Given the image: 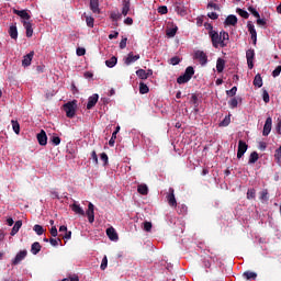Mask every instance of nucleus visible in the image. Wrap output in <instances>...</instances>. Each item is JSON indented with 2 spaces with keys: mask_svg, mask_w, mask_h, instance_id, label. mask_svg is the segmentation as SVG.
Returning <instances> with one entry per match:
<instances>
[{
  "mask_svg": "<svg viewBox=\"0 0 281 281\" xmlns=\"http://www.w3.org/2000/svg\"><path fill=\"white\" fill-rule=\"evenodd\" d=\"M32 58H34V50L23 57L22 67H30L32 65Z\"/></svg>",
  "mask_w": 281,
  "mask_h": 281,
  "instance_id": "16",
  "label": "nucleus"
},
{
  "mask_svg": "<svg viewBox=\"0 0 281 281\" xmlns=\"http://www.w3.org/2000/svg\"><path fill=\"white\" fill-rule=\"evenodd\" d=\"M106 267H109V259L106 258V256H104L100 266L101 271H104Z\"/></svg>",
  "mask_w": 281,
  "mask_h": 281,
  "instance_id": "39",
  "label": "nucleus"
},
{
  "mask_svg": "<svg viewBox=\"0 0 281 281\" xmlns=\"http://www.w3.org/2000/svg\"><path fill=\"white\" fill-rule=\"evenodd\" d=\"M50 235L56 238V236H58V228H56V226H52L50 228Z\"/></svg>",
  "mask_w": 281,
  "mask_h": 281,
  "instance_id": "60",
  "label": "nucleus"
},
{
  "mask_svg": "<svg viewBox=\"0 0 281 281\" xmlns=\"http://www.w3.org/2000/svg\"><path fill=\"white\" fill-rule=\"evenodd\" d=\"M136 76L140 79V80H148L147 76H146V70L144 69H138L136 70Z\"/></svg>",
  "mask_w": 281,
  "mask_h": 281,
  "instance_id": "35",
  "label": "nucleus"
},
{
  "mask_svg": "<svg viewBox=\"0 0 281 281\" xmlns=\"http://www.w3.org/2000/svg\"><path fill=\"white\" fill-rule=\"evenodd\" d=\"M216 69H217V74H223V70L225 69V59L217 58Z\"/></svg>",
  "mask_w": 281,
  "mask_h": 281,
  "instance_id": "25",
  "label": "nucleus"
},
{
  "mask_svg": "<svg viewBox=\"0 0 281 281\" xmlns=\"http://www.w3.org/2000/svg\"><path fill=\"white\" fill-rule=\"evenodd\" d=\"M76 109H78V101H69L64 104V111L66 113V116L71 119L76 116Z\"/></svg>",
  "mask_w": 281,
  "mask_h": 281,
  "instance_id": "1",
  "label": "nucleus"
},
{
  "mask_svg": "<svg viewBox=\"0 0 281 281\" xmlns=\"http://www.w3.org/2000/svg\"><path fill=\"white\" fill-rule=\"evenodd\" d=\"M207 8H211L212 10H217L220 12L221 7L214 2H209Z\"/></svg>",
  "mask_w": 281,
  "mask_h": 281,
  "instance_id": "54",
  "label": "nucleus"
},
{
  "mask_svg": "<svg viewBox=\"0 0 281 281\" xmlns=\"http://www.w3.org/2000/svg\"><path fill=\"white\" fill-rule=\"evenodd\" d=\"M143 226L145 232H150L153 229V223L150 222H144Z\"/></svg>",
  "mask_w": 281,
  "mask_h": 281,
  "instance_id": "51",
  "label": "nucleus"
},
{
  "mask_svg": "<svg viewBox=\"0 0 281 281\" xmlns=\"http://www.w3.org/2000/svg\"><path fill=\"white\" fill-rule=\"evenodd\" d=\"M23 227V222L22 221H16L11 229V235L16 236L19 234V229Z\"/></svg>",
  "mask_w": 281,
  "mask_h": 281,
  "instance_id": "23",
  "label": "nucleus"
},
{
  "mask_svg": "<svg viewBox=\"0 0 281 281\" xmlns=\"http://www.w3.org/2000/svg\"><path fill=\"white\" fill-rule=\"evenodd\" d=\"M189 80H192V76H194V67L189 66L186 68L183 74Z\"/></svg>",
  "mask_w": 281,
  "mask_h": 281,
  "instance_id": "28",
  "label": "nucleus"
},
{
  "mask_svg": "<svg viewBox=\"0 0 281 281\" xmlns=\"http://www.w3.org/2000/svg\"><path fill=\"white\" fill-rule=\"evenodd\" d=\"M260 159V156L257 154V151H252L249 156L248 164H256Z\"/></svg>",
  "mask_w": 281,
  "mask_h": 281,
  "instance_id": "33",
  "label": "nucleus"
},
{
  "mask_svg": "<svg viewBox=\"0 0 281 281\" xmlns=\"http://www.w3.org/2000/svg\"><path fill=\"white\" fill-rule=\"evenodd\" d=\"M254 58H256V52L250 48L246 52V59L249 69H254Z\"/></svg>",
  "mask_w": 281,
  "mask_h": 281,
  "instance_id": "5",
  "label": "nucleus"
},
{
  "mask_svg": "<svg viewBox=\"0 0 281 281\" xmlns=\"http://www.w3.org/2000/svg\"><path fill=\"white\" fill-rule=\"evenodd\" d=\"M98 100H100V95H98V93H94L91 97H89L88 103H87L88 111H91V109H93V106L98 104Z\"/></svg>",
  "mask_w": 281,
  "mask_h": 281,
  "instance_id": "10",
  "label": "nucleus"
},
{
  "mask_svg": "<svg viewBox=\"0 0 281 281\" xmlns=\"http://www.w3.org/2000/svg\"><path fill=\"white\" fill-rule=\"evenodd\" d=\"M272 125H273V119H271V116H268L263 125V131H262L263 137H268L269 133H271Z\"/></svg>",
  "mask_w": 281,
  "mask_h": 281,
  "instance_id": "4",
  "label": "nucleus"
},
{
  "mask_svg": "<svg viewBox=\"0 0 281 281\" xmlns=\"http://www.w3.org/2000/svg\"><path fill=\"white\" fill-rule=\"evenodd\" d=\"M33 231L37 234V236H43V234H45V228L38 224L33 226Z\"/></svg>",
  "mask_w": 281,
  "mask_h": 281,
  "instance_id": "32",
  "label": "nucleus"
},
{
  "mask_svg": "<svg viewBox=\"0 0 281 281\" xmlns=\"http://www.w3.org/2000/svg\"><path fill=\"white\" fill-rule=\"evenodd\" d=\"M94 22H95V20L92 16L86 15V23H87L88 27H93Z\"/></svg>",
  "mask_w": 281,
  "mask_h": 281,
  "instance_id": "46",
  "label": "nucleus"
},
{
  "mask_svg": "<svg viewBox=\"0 0 281 281\" xmlns=\"http://www.w3.org/2000/svg\"><path fill=\"white\" fill-rule=\"evenodd\" d=\"M237 13L239 14V16H241L243 19H249V13L243 9H237Z\"/></svg>",
  "mask_w": 281,
  "mask_h": 281,
  "instance_id": "44",
  "label": "nucleus"
},
{
  "mask_svg": "<svg viewBox=\"0 0 281 281\" xmlns=\"http://www.w3.org/2000/svg\"><path fill=\"white\" fill-rule=\"evenodd\" d=\"M274 157L277 159V164H279L281 166V154L276 153Z\"/></svg>",
  "mask_w": 281,
  "mask_h": 281,
  "instance_id": "64",
  "label": "nucleus"
},
{
  "mask_svg": "<svg viewBox=\"0 0 281 281\" xmlns=\"http://www.w3.org/2000/svg\"><path fill=\"white\" fill-rule=\"evenodd\" d=\"M70 207H71L72 212H75V214H79L80 216H85V210H82L79 204L74 203L72 205H70Z\"/></svg>",
  "mask_w": 281,
  "mask_h": 281,
  "instance_id": "26",
  "label": "nucleus"
},
{
  "mask_svg": "<svg viewBox=\"0 0 281 281\" xmlns=\"http://www.w3.org/2000/svg\"><path fill=\"white\" fill-rule=\"evenodd\" d=\"M224 25H232L233 27H235V25H238V18L234 14L228 15L224 21Z\"/></svg>",
  "mask_w": 281,
  "mask_h": 281,
  "instance_id": "14",
  "label": "nucleus"
},
{
  "mask_svg": "<svg viewBox=\"0 0 281 281\" xmlns=\"http://www.w3.org/2000/svg\"><path fill=\"white\" fill-rule=\"evenodd\" d=\"M262 100L266 104H269V102L271 101V99L269 97V92L267 90H263V92H262Z\"/></svg>",
  "mask_w": 281,
  "mask_h": 281,
  "instance_id": "42",
  "label": "nucleus"
},
{
  "mask_svg": "<svg viewBox=\"0 0 281 281\" xmlns=\"http://www.w3.org/2000/svg\"><path fill=\"white\" fill-rule=\"evenodd\" d=\"M100 159L101 161H103V166H106V164H109V155H106V153H102L100 155Z\"/></svg>",
  "mask_w": 281,
  "mask_h": 281,
  "instance_id": "48",
  "label": "nucleus"
},
{
  "mask_svg": "<svg viewBox=\"0 0 281 281\" xmlns=\"http://www.w3.org/2000/svg\"><path fill=\"white\" fill-rule=\"evenodd\" d=\"M94 205L93 203H89L88 204V210L86 212L87 216H88V221L89 223H93L95 221V212H94Z\"/></svg>",
  "mask_w": 281,
  "mask_h": 281,
  "instance_id": "7",
  "label": "nucleus"
},
{
  "mask_svg": "<svg viewBox=\"0 0 281 281\" xmlns=\"http://www.w3.org/2000/svg\"><path fill=\"white\" fill-rule=\"evenodd\" d=\"M110 19H112V21H120V19H122V13L112 12Z\"/></svg>",
  "mask_w": 281,
  "mask_h": 281,
  "instance_id": "41",
  "label": "nucleus"
},
{
  "mask_svg": "<svg viewBox=\"0 0 281 281\" xmlns=\"http://www.w3.org/2000/svg\"><path fill=\"white\" fill-rule=\"evenodd\" d=\"M176 12L181 14V16L186 15V9L183 7H176Z\"/></svg>",
  "mask_w": 281,
  "mask_h": 281,
  "instance_id": "59",
  "label": "nucleus"
},
{
  "mask_svg": "<svg viewBox=\"0 0 281 281\" xmlns=\"http://www.w3.org/2000/svg\"><path fill=\"white\" fill-rule=\"evenodd\" d=\"M27 257V250H21L16 254L15 258L12 260V265L16 266L20 265L22 260H25Z\"/></svg>",
  "mask_w": 281,
  "mask_h": 281,
  "instance_id": "8",
  "label": "nucleus"
},
{
  "mask_svg": "<svg viewBox=\"0 0 281 281\" xmlns=\"http://www.w3.org/2000/svg\"><path fill=\"white\" fill-rule=\"evenodd\" d=\"M178 85H186V82H190V79H188L184 75H181L177 78Z\"/></svg>",
  "mask_w": 281,
  "mask_h": 281,
  "instance_id": "38",
  "label": "nucleus"
},
{
  "mask_svg": "<svg viewBox=\"0 0 281 281\" xmlns=\"http://www.w3.org/2000/svg\"><path fill=\"white\" fill-rule=\"evenodd\" d=\"M41 249H43V246H41V243L35 241L31 246V254H33V256H36L37 254L41 252Z\"/></svg>",
  "mask_w": 281,
  "mask_h": 281,
  "instance_id": "22",
  "label": "nucleus"
},
{
  "mask_svg": "<svg viewBox=\"0 0 281 281\" xmlns=\"http://www.w3.org/2000/svg\"><path fill=\"white\" fill-rule=\"evenodd\" d=\"M140 56L133 54V52H130L127 54V57L124 59L125 65H133V63H137L139 60Z\"/></svg>",
  "mask_w": 281,
  "mask_h": 281,
  "instance_id": "11",
  "label": "nucleus"
},
{
  "mask_svg": "<svg viewBox=\"0 0 281 281\" xmlns=\"http://www.w3.org/2000/svg\"><path fill=\"white\" fill-rule=\"evenodd\" d=\"M9 36L16 41L19 38V30L16 29V25H11L9 29Z\"/></svg>",
  "mask_w": 281,
  "mask_h": 281,
  "instance_id": "24",
  "label": "nucleus"
},
{
  "mask_svg": "<svg viewBox=\"0 0 281 281\" xmlns=\"http://www.w3.org/2000/svg\"><path fill=\"white\" fill-rule=\"evenodd\" d=\"M91 159L95 165H98V154L95 153V150L91 153Z\"/></svg>",
  "mask_w": 281,
  "mask_h": 281,
  "instance_id": "63",
  "label": "nucleus"
},
{
  "mask_svg": "<svg viewBox=\"0 0 281 281\" xmlns=\"http://www.w3.org/2000/svg\"><path fill=\"white\" fill-rule=\"evenodd\" d=\"M247 29H248V32L249 34H256V26L251 23V22H248L247 23Z\"/></svg>",
  "mask_w": 281,
  "mask_h": 281,
  "instance_id": "49",
  "label": "nucleus"
},
{
  "mask_svg": "<svg viewBox=\"0 0 281 281\" xmlns=\"http://www.w3.org/2000/svg\"><path fill=\"white\" fill-rule=\"evenodd\" d=\"M232 119L229 116H225L223 121L220 123V126H229Z\"/></svg>",
  "mask_w": 281,
  "mask_h": 281,
  "instance_id": "47",
  "label": "nucleus"
},
{
  "mask_svg": "<svg viewBox=\"0 0 281 281\" xmlns=\"http://www.w3.org/2000/svg\"><path fill=\"white\" fill-rule=\"evenodd\" d=\"M244 278H246V280H256L258 278V274L256 272H251V271H246L244 272Z\"/></svg>",
  "mask_w": 281,
  "mask_h": 281,
  "instance_id": "31",
  "label": "nucleus"
},
{
  "mask_svg": "<svg viewBox=\"0 0 281 281\" xmlns=\"http://www.w3.org/2000/svg\"><path fill=\"white\" fill-rule=\"evenodd\" d=\"M247 148H249V145L245 143V140H239L238 142V148H237V159H243L245 154L247 153Z\"/></svg>",
  "mask_w": 281,
  "mask_h": 281,
  "instance_id": "3",
  "label": "nucleus"
},
{
  "mask_svg": "<svg viewBox=\"0 0 281 281\" xmlns=\"http://www.w3.org/2000/svg\"><path fill=\"white\" fill-rule=\"evenodd\" d=\"M248 11L256 18V19H260V13L258 12V10H256V8L254 7H249Z\"/></svg>",
  "mask_w": 281,
  "mask_h": 281,
  "instance_id": "43",
  "label": "nucleus"
},
{
  "mask_svg": "<svg viewBox=\"0 0 281 281\" xmlns=\"http://www.w3.org/2000/svg\"><path fill=\"white\" fill-rule=\"evenodd\" d=\"M194 58L199 60L200 65H207V55L203 50H198L194 54Z\"/></svg>",
  "mask_w": 281,
  "mask_h": 281,
  "instance_id": "6",
  "label": "nucleus"
},
{
  "mask_svg": "<svg viewBox=\"0 0 281 281\" xmlns=\"http://www.w3.org/2000/svg\"><path fill=\"white\" fill-rule=\"evenodd\" d=\"M221 41H222V48L227 47V44L229 43V33L225 31L220 32Z\"/></svg>",
  "mask_w": 281,
  "mask_h": 281,
  "instance_id": "20",
  "label": "nucleus"
},
{
  "mask_svg": "<svg viewBox=\"0 0 281 281\" xmlns=\"http://www.w3.org/2000/svg\"><path fill=\"white\" fill-rule=\"evenodd\" d=\"M178 31H179V27L175 24H172V27L167 26V29H166L167 38H175V36H177Z\"/></svg>",
  "mask_w": 281,
  "mask_h": 281,
  "instance_id": "13",
  "label": "nucleus"
},
{
  "mask_svg": "<svg viewBox=\"0 0 281 281\" xmlns=\"http://www.w3.org/2000/svg\"><path fill=\"white\" fill-rule=\"evenodd\" d=\"M209 19H212V21H216L218 19V15L216 12H210L207 13Z\"/></svg>",
  "mask_w": 281,
  "mask_h": 281,
  "instance_id": "61",
  "label": "nucleus"
},
{
  "mask_svg": "<svg viewBox=\"0 0 281 281\" xmlns=\"http://www.w3.org/2000/svg\"><path fill=\"white\" fill-rule=\"evenodd\" d=\"M37 142L40 146H47V134L45 130H42L41 133L37 134Z\"/></svg>",
  "mask_w": 281,
  "mask_h": 281,
  "instance_id": "17",
  "label": "nucleus"
},
{
  "mask_svg": "<svg viewBox=\"0 0 281 281\" xmlns=\"http://www.w3.org/2000/svg\"><path fill=\"white\" fill-rule=\"evenodd\" d=\"M128 38L123 37L120 42V49H126V43H127Z\"/></svg>",
  "mask_w": 281,
  "mask_h": 281,
  "instance_id": "56",
  "label": "nucleus"
},
{
  "mask_svg": "<svg viewBox=\"0 0 281 281\" xmlns=\"http://www.w3.org/2000/svg\"><path fill=\"white\" fill-rule=\"evenodd\" d=\"M85 54H87V49L85 48H77V56H85Z\"/></svg>",
  "mask_w": 281,
  "mask_h": 281,
  "instance_id": "62",
  "label": "nucleus"
},
{
  "mask_svg": "<svg viewBox=\"0 0 281 281\" xmlns=\"http://www.w3.org/2000/svg\"><path fill=\"white\" fill-rule=\"evenodd\" d=\"M228 104H229L231 109H236L238 106V99H236V98L231 99Z\"/></svg>",
  "mask_w": 281,
  "mask_h": 281,
  "instance_id": "50",
  "label": "nucleus"
},
{
  "mask_svg": "<svg viewBox=\"0 0 281 281\" xmlns=\"http://www.w3.org/2000/svg\"><path fill=\"white\" fill-rule=\"evenodd\" d=\"M281 74V66H278L273 71H272V76L273 78H278V76H280Z\"/></svg>",
  "mask_w": 281,
  "mask_h": 281,
  "instance_id": "58",
  "label": "nucleus"
},
{
  "mask_svg": "<svg viewBox=\"0 0 281 281\" xmlns=\"http://www.w3.org/2000/svg\"><path fill=\"white\" fill-rule=\"evenodd\" d=\"M150 89L146 86L144 82H139V93L142 95H145V93H148Z\"/></svg>",
  "mask_w": 281,
  "mask_h": 281,
  "instance_id": "34",
  "label": "nucleus"
},
{
  "mask_svg": "<svg viewBox=\"0 0 281 281\" xmlns=\"http://www.w3.org/2000/svg\"><path fill=\"white\" fill-rule=\"evenodd\" d=\"M106 236H108V238H110V240H119L120 239V237L117 236V232H115V228H113V227H109L108 229H106Z\"/></svg>",
  "mask_w": 281,
  "mask_h": 281,
  "instance_id": "21",
  "label": "nucleus"
},
{
  "mask_svg": "<svg viewBox=\"0 0 281 281\" xmlns=\"http://www.w3.org/2000/svg\"><path fill=\"white\" fill-rule=\"evenodd\" d=\"M23 23V27L26 30V37L27 38H32V36L34 35V29L32 27V22H27V21H22Z\"/></svg>",
  "mask_w": 281,
  "mask_h": 281,
  "instance_id": "15",
  "label": "nucleus"
},
{
  "mask_svg": "<svg viewBox=\"0 0 281 281\" xmlns=\"http://www.w3.org/2000/svg\"><path fill=\"white\" fill-rule=\"evenodd\" d=\"M167 202L170 207H177V198H175V189H169V194L167 195Z\"/></svg>",
  "mask_w": 281,
  "mask_h": 281,
  "instance_id": "9",
  "label": "nucleus"
},
{
  "mask_svg": "<svg viewBox=\"0 0 281 281\" xmlns=\"http://www.w3.org/2000/svg\"><path fill=\"white\" fill-rule=\"evenodd\" d=\"M181 59L178 56H175L170 59V65H179Z\"/></svg>",
  "mask_w": 281,
  "mask_h": 281,
  "instance_id": "57",
  "label": "nucleus"
},
{
  "mask_svg": "<svg viewBox=\"0 0 281 281\" xmlns=\"http://www.w3.org/2000/svg\"><path fill=\"white\" fill-rule=\"evenodd\" d=\"M49 243H50V245H52L53 247H58V244H59V243H63V240H61L60 238H58V239L50 238V239H49Z\"/></svg>",
  "mask_w": 281,
  "mask_h": 281,
  "instance_id": "55",
  "label": "nucleus"
},
{
  "mask_svg": "<svg viewBox=\"0 0 281 281\" xmlns=\"http://www.w3.org/2000/svg\"><path fill=\"white\" fill-rule=\"evenodd\" d=\"M122 15L127 16L128 12H131V0H123L122 2Z\"/></svg>",
  "mask_w": 281,
  "mask_h": 281,
  "instance_id": "19",
  "label": "nucleus"
},
{
  "mask_svg": "<svg viewBox=\"0 0 281 281\" xmlns=\"http://www.w3.org/2000/svg\"><path fill=\"white\" fill-rule=\"evenodd\" d=\"M260 201H269V191L267 189H263L260 192Z\"/></svg>",
  "mask_w": 281,
  "mask_h": 281,
  "instance_id": "37",
  "label": "nucleus"
},
{
  "mask_svg": "<svg viewBox=\"0 0 281 281\" xmlns=\"http://www.w3.org/2000/svg\"><path fill=\"white\" fill-rule=\"evenodd\" d=\"M209 36L211 38L212 46L215 49H218L220 47H222L221 33H218V31L209 32Z\"/></svg>",
  "mask_w": 281,
  "mask_h": 281,
  "instance_id": "2",
  "label": "nucleus"
},
{
  "mask_svg": "<svg viewBox=\"0 0 281 281\" xmlns=\"http://www.w3.org/2000/svg\"><path fill=\"white\" fill-rule=\"evenodd\" d=\"M50 142L54 144V146L60 145V138L58 136H52Z\"/></svg>",
  "mask_w": 281,
  "mask_h": 281,
  "instance_id": "53",
  "label": "nucleus"
},
{
  "mask_svg": "<svg viewBox=\"0 0 281 281\" xmlns=\"http://www.w3.org/2000/svg\"><path fill=\"white\" fill-rule=\"evenodd\" d=\"M252 83L255 87H258V89H260V87H262V77L260 76V74H257L255 76Z\"/></svg>",
  "mask_w": 281,
  "mask_h": 281,
  "instance_id": "30",
  "label": "nucleus"
},
{
  "mask_svg": "<svg viewBox=\"0 0 281 281\" xmlns=\"http://www.w3.org/2000/svg\"><path fill=\"white\" fill-rule=\"evenodd\" d=\"M158 14H168V7H166V5L159 7Z\"/></svg>",
  "mask_w": 281,
  "mask_h": 281,
  "instance_id": "52",
  "label": "nucleus"
},
{
  "mask_svg": "<svg viewBox=\"0 0 281 281\" xmlns=\"http://www.w3.org/2000/svg\"><path fill=\"white\" fill-rule=\"evenodd\" d=\"M105 65L110 69H113V67H115L117 65V57L112 56L110 59L105 60Z\"/></svg>",
  "mask_w": 281,
  "mask_h": 281,
  "instance_id": "27",
  "label": "nucleus"
},
{
  "mask_svg": "<svg viewBox=\"0 0 281 281\" xmlns=\"http://www.w3.org/2000/svg\"><path fill=\"white\" fill-rule=\"evenodd\" d=\"M137 192H138V194H143V196H146V194H148V186L138 184Z\"/></svg>",
  "mask_w": 281,
  "mask_h": 281,
  "instance_id": "29",
  "label": "nucleus"
},
{
  "mask_svg": "<svg viewBox=\"0 0 281 281\" xmlns=\"http://www.w3.org/2000/svg\"><path fill=\"white\" fill-rule=\"evenodd\" d=\"M90 10L93 14H100V0H90Z\"/></svg>",
  "mask_w": 281,
  "mask_h": 281,
  "instance_id": "18",
  "label": "nucleus"
},
{
  "mask_svg": "<svg viewBox=\"0 0 281 281\" xmlns=\"http://www.w3.org/2000/svg\"><path fill=\"white\" fill-rule=\"evenodd\" d=\"M13 14H16L18 16H20V19H23L24 21H30L32 19L30 13H27V10L13 9Z\"/></svg>",
  "mask_w": 281,
  "mask_h": 281,
  "instance_id": "12",
  "label": "nucleus"
},
{
  "mask_svg": "<svg viewBox=\"0 0 281 281\" xmlns=\"http://www.w3.org/2000/svg\"><path fill=\"white\" fill-rule=\"evenodd\" d=\"M236 91H238V88L235 86L231 90L226 91V95H228V98H234V95H236Z\"/></svg>",
  "mask_w": 281,
  "mask_h": 281,
  "instance_id": "40",
  "label": "nucleus"
},
{
  "mask_svg": "<svg viewBox=\"0 0 281 281\" xmlns=\"http://www.w3.org/2000/svg\"><path fill=\"white\" fill-rule=\"evenodd\" d=\"M247 199H256V189H248L247 191Z\"/></svg>",
  "mask_w": 281,
  "mask_h": 281,
  "instance_id": "45",
  "label": "nucleus"
},
{
  "mask_svg": "<svg viewBox=\"0 0 281 281\" xmlns=\"http://www.w3.org/2000/svg\"><path fill=\"white\" fill-rule=\"evenodd\" d=\"M11 123H12V128L14 133L19 135V133H21V125L19 124L18 121H11Z\"/></svg>",
  "mask_w": 281,
  "mask_h": 281,
  "instance_id": "36",
  "label": "nucleus"
}]
</instances>
